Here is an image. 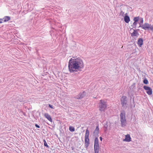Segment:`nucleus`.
Wrapping results in <instances>:
<instances>
[{"mask_svg":"<svg viewBox=\"0 0 153 153\" xmlns=\"http://www.w3.org/2000/svg\"><path fill=\"white\" fill-rule=\"evenodd\" d=\"M44 116L51 122H52V120L50 115L48 113H45Z\"/></svg>","mask_w":153,"mask_h":153,"instance_id":"10","label":"nucleus"},{"mask_svg":"<svg viewBox=\"0 0 153 153\" xmlns=\"http://www.w3.org/2000/svg\"><path fill=\"white\" fill-rule=\"evenodd\" d=\"M89 131L88 129H86L85 138V148H87L90 144L89 140Z\"/></svg>","mask_w":153,"mask_h":153,"instance_id":"4","label":"nucleus"},{"mask_svg":"<svg viewBox=\"0 0 153 153\" xmlns=\"http://www.w3.org/2000/svg\"><path fill=\"white\" fill-rule=\"evenodd\" d=\"M143 82L144 83L146 84H147L148 83V81L147 80V79H145L143 81Z\"/></svg>","mask_w":153,"mask_h":153,"instance_id":"20","label":"nucleus"},{"mask_svg":"<svg viewBox=\"0 0 153 153\" xmlns=\"http://www.w3.org/2000/svg\"><path fill=\"white\" fill-rule=\"evenodd\" d=\"M43 142H44V146H45L46 147H47V148H48L49 146H48V145L47 143L45 140H43Z\"/></svg>","mask_w":153,"mask_h":153,"instance_id":"19","label":"nucleus"},{"mask_svg":"<svg viewBox=\"0 0 153 153\" xmlns=\"http://www.w3.org/2000/svg\"><path fill=\"white\" fill-rule=\"evenodd\" d=\"M143 40L142 39H139L138 42L137 44L140 47H141L143 44Z\"/></svg>","mask_w":153,"mask_h":153,"instance_id":"12","label":"nucleus"},{"mask_svg":"<svg viewBox=\"0 0 153 153\" xmlns=\"http://www.w3.org/2000/svg\"><path fill=\"white\" fill-rule=\"evenodd\" d=\"M3 22V19H0V23H1Z\"/></svg>","mask_w":153,"mask_h":153,"instance_id":"23","label":"nucleus"},{"mask_svg":"<svg viewBox=\"0 0 153 153\" xmlns=\"http://www.w3.org/2000/svg\"><path fill=\"white\" fill-rule=\"evenodd\" d=\"M139 35V34L136 30H134L133 32L131 34V35L132 36H137Z\"/></svg>","mask_w":153,"mask_h":153,"instance_id":"13","label":"nucleus"},{"mask_svg":"<svg viewBox=\"0 0 153 153\" xmlns=\"http://www.w3.org/2000/svg\"><path fill=\"white\" fill-rule=\"evenodd\" d=\"M72 57L68 62V67L70 72L74 73L81 71L84 67L82 60L79 57L76 58L74 57Z\"/></svg>","mask_w":153,"mask_h":153,"instance_id":"1","label":"nucleus"},{"mask_svg":"<svg viewBox=\"0 0 153 153\" xmlns=\"http://www.w3.org/2000/svg\"><path fill=\"white\" fill-rule=\"evenodd\" d=\"M3 19H4V22H5L10 20V18L9 16H5L3 18Z\"/></svg>","mask_w":153,"mask_h":153,"instance_id":"15","label":"nucleus"},{"mask_svg":"<svg viewBox=\"0 0 153 153\" xmlns=\"http://www.w3.org/2000/svg\"><path fill=\"white\" fill-rule=\"evenodd\" d=\"M121 104L123 107H125L127 104V97L126 96H123L120 99Z\"/></svg>","mask_w":153,"mask_h":153,"instance_id":"7","label":"nucleus"},{"mask_svg":"<svg viewBox=\"0 0 153 153\" xmlns=\"http://www.w3.org/2000/svg\"><path fill=\"white\" fill-rule=\"evenodd\" d=\"M35 126L37 128H39V127H40L37 124H35Z\"/></svg>","mask_w":153,"mask_h":153,"instance_id":"24","label":"nucleus"},{"mask_svg":"<svg viewBox=\"0 0 153 153\" xmlns=\"http://www.w3.org/2000/svg\"><path fill=\"white\" fill-rule=\"evenodd\" d=\"M141 27L142 29L145 30H151L153 31V27L151 25L149 24L145 23Z\"/></svg>","mask_w":153,"mask_h":153,"instance_id":"6","label":"nucleus"},{"mask_svg":"<svg viewBox=\"0 0 153 153\" xmlns=\"http://www.w3.org/2000/svg\"><path fill=\"white\" fill-rule=\"evenodd\" d=\"M69 130L73 132L75 131V128L74 127L70 126L69 127Z\"/></svg>","mask_w":153,"mask_h":153,"instance_id":"17","label":"nucleus"},{"mask_svg":"<svg viewBox=\"0 0 153 153\" xmlns=\"http://www.w3.org/2000/svg\"><path fill=\"white\" fill-rule=\"evenodd\" d=\"M99 126H96V128L95 130L94 133V134L95 136L97 137L98 136L99 133Z\"/></svg>","mask_w":153,"mask_h":153,"instance_id":"11","label":"nucleus"},{"mask_svg":"<svg viewBox=\"0 0 153 153\" xmlns=\"http://www.w3.org/2000/svg\"><path fill=\"white\" fill-rule=\"evenodd\" d=\"M143 20L142 19V21H141V23H143Z\"/></svg>","mask_w":153,"mask_h":153,"instance_id":"26","label":"nucleus"},{"mask_svg":"<svg viewBox=\"0 0 153 153\" xmlns=\"http://www.w3.org/2000/svg\"><path fill=\"white\" fill-rule=\"evenodd\" d=\"M85 95V92H83L82 94H80L79 97V99H81L84 97Z\"/></svg>","mask_w":153,"mask_h":153,"instance_id":"16","label":"nucleus"},{"mask_svg":"<svg viewBox=\"0 0 153 153\" xmlns=\"http://www.w3.org/2000/svg\"><path fill=\"white\" fill-rule=\"evenodd\" d=\"M94 148L95 153H98L99 146L98 140L97 137L95 139Z\"/></svg>","mask_w":153,"mask_h":153,"instance_id":"5","label":"nucleus"},{"mask_svg":"<svg viewBox=\"0 0 153 153\" xmlns=\"http://www.w3.org/2000/svg\"><path fill=\"white\" fill-rule=\"evenodd\" d=\"M100 139L101 141H102V138L101 137H100Z\"/></svg>","mask_w":153,"mask_h":153,"instance_id":"25","label":"nucleus"},{"mask_svg":"<svg viewBox=\"0 0 153 153\" xmlns=\"http://www.w3.org/2000/svg\"><path fill=\"white\" fill-rule=\"evenodd\" d=\"M139 17H134V20L135 22H137L139 19Z\"/></svg>","mask_w":153,"mask_h":153,"instance_id":"18","label":"nucleus"},{"mask_svg":"<svg viewBox=\"0 0 153 153\" xmlns=\"http://www.w3.org/2000/svg\"><path fill=\"white\" fill-rule=\"evenodd\" d=\"M131 139L130 135L128 134L125 136V138L123 141L129 142L131 141Z\"/></svg>","mask_w":153,"mask_h":153,"instance_id":"9","label":"nucleus"},{"mask_svg":"<svg viewBox=\"0 0 153 153\" xmlns=\"http://www.w3.org/2000/svg\"><path fill=\"white\" fill-rule=\"evenodd\" d=\"M48 105H49V107L50 108H52V109L53 108V106L52 105H51L50 104H49Z\"/></svg>","mask_w":153,"mask_h":153,"instance_id":"21","label":"nucleus"},{"mask_svg":"<svg viewBox=\"0 0 153 153\" xmlns=\"http://www.w3.org/2000/svg\"><path fill=\"white\" fill-rule=\"evenodd\" d=\"M143 88L146 91V93L149 95H151L152 94V89L150 87L147 86H143Z\"/></svg>","mask_w":153,"mask_h":153,"instance_id":"8","label":"nucleus"},{"mask_svg":"<svg viewBox=\"0 0 153 153\" xmlns=\"http://www.w3.org/2000/svg\"><path fill=\"white\" fill-rule=\"evenodd\" d=\"M120 121L122 127H124L126 125V113L124 111H122L120 115Z\"/></svg>","mask_w":153,"mask_h":153,"instance_id":"3","label":"nucleus"},{"mask_svg":"<svg viewBox=\"0 0 153 153\" xmlns=\"http://www.w3.org/2000/svg\"><path fill=\"white\" fill-rule=\"evenodd\" d=\"M137 22H135L134 21V22L133 23V25H135V26H136V25L137 24Z\"/></svg>","mask_w":153,"mask_h":153,"instance_id":"22","label":"nucleus"},{"mask_svg":"<svg viewBox=\"0 0 153 153\" xmlns=\"http://www.w3.org/2000/svg\"><path fill=\"white\" fill-rule=\"evenodd\" d=\"M107 104L106 102L104 101L103 100H100L99 108V110L101 112H105L107 108Z\"/></svg>","mask_w":153,"mask_h":153,"instance_id":"2","label":"nucleus"},{"mask_svg":"<svg viewBox=\"0 0 153 153\" xmlns=\"http://www.w3.org/2000/svg\"><path fill=\"white\" fill-rule=\"evenodd\" d=\"M124 19L125 22L127 23H128L130 20V18L128 16H125Z\"/></svg>","mask_w":153,"mask_h":153,"instance_id":"14","label":"nucleus"}]
</instances>
